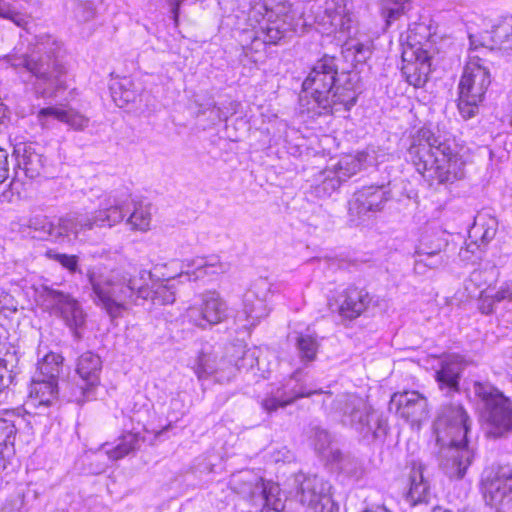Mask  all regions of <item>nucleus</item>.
<instances>
[{"instance_id": "1", "label": "nucleus", "mask_w": 512, "mask_h": 512, "mask_svg": "<svg viewBox=\"0 0 512 512\" xmlns=\"http://www.w3.org/2000/svg\"><path fill=\"white\" fill-rule=\"evenodd\" d=\"M470 419L459 403L442 405L433 424L439 466L450 478L462 479L473 458L467 447Z\"/></svg>"}, {"instance_id": "2", "label": "nucleus", "mask_w": 512, "mask_h": 512, "mask_svg": "<svg viewBox=\"0 0 512 512\" xmlns=\"http://www.w3.org/2000/svg\"><path fill=\"white\" fill-rule=\"evenodd\" d=\"M408 159L418 173L440 184L452 183L464 176V161L454 153L450 144L430 129L421 128L412 137L407 150Z\"/></svg>"}, {"instance_id": "3", "label": "nucleus", "mask_w": 512, "mask_h": 512, "mask_svg": "<svg viewBox=\"0 0 512 512\" xmlns=\"http://www.w3.org/2000/svg\"><path fill=\"white\" fill-rule=\"evenodd\" d=\"M125 217L122 202L112 195H107L100 202L98 210L90 216L83 214L67 215L53 224L47 217H34L29 220V228L33 238L63 243L70 241V235L75 238L82 232L94 228H112L121 223Z\"/></svg>"}, {"instance_id": "4", "label": "nucleus", "mask_w": 512, "mask_h": 512, "mask_svg": "<svg viewBox=\"0 0 512 512\" xmlns=\"http://www.w3.org/2000/svg\"><path fill=\"white\" fill-rule=\"evenodd\" d=\"M144 276L150 277L151 273L141 270L136 277L124 270H112L107 275L88 270L91 298L112 319L121 317L129 304H137L140 296H147L146 291L141 289Z\"/></svg>"}, {"instance_id": "5", "label": "nucleus", "mask_w": 512, "mask_h": 512, "mask_svg": "<svg viewBox=\"0 0 512 512\" xmlns=\"http://www.w3.org/2000/svg\"><path fill=\"white\" fill-rule=\"evenodd\" d=\"M6 63L20 76H27L40 97L61 86L65 67L48 44L37 43L24 53L13 52L5 56Z\"/></svg>"}, {"instance_id": "6", "label": "nucleus", "mask_w": 512, "mask_h": 512, "mask_svg": "<svg viewBox=\"0 0 512 512\" xmlns=\"http://www.w3.org/2000/svg\"><path fill=\"white\" fill-rule=\"evenodd\" d=\"M334 407L343 414V423L350 425L368 443L386 438L389 429L387 419L362 397L342 395L334 401Z\"/></svg>"}, {"instance_id": "7", "label": "nucleus", "mask_w": 512, "mask_h": 512, "mask_svg": "<svg viewBox=\"0 0 512 512\" xmlns=\"http://www.w3.org/2000/svg\"><path fill=\"white\" fill-rule=\"evenodd\" d=\"M490 84V71L484 60L478 54L471 56L459 83L458 109L463 118L475 116Z\"/></svg>"}, {"instance_id": "8", "label": "nucleus", "mask_w": 512, "mask_h": 512, "mask_svg": "<svg viewBox=\"0 0 512 512\" xmlns=\"http://www.w3.org/2000/svg\"><path fill=\"white\" fill-rule=\"evenodd\" d=\"M337 76L338 65L335 57L325 55L315 63L302 84L306 97L310 96L314 102L312 108H307L308 111L317 107L322 110L318 114L333 113V91Z\"/></svg>"}, {"instance_id": "9", "label": "nucleus", "mask_w": 512, "mask_h": 512, "mask_svg": "<svg viewBox=\"0 0 512 512\" xmlns=\"http://www.w3.org/2000/svg\"><path fill=\"white\" fill-rule=\"evenodd\" d=\"M474 391L483 403L482 415L489 426L488 434L500 438L512 433V401L488 384L476 383Z\"/></svg>"}, {"instance_id": "10", "label": "nucleus", "mask_w": 512, "mask_h": 512, "mask_svg": "<svg viewBox=\"0 0 512 512\" xmlns=\"http://www.w3.org/2000/svg\"><path fill=\"white\" fill-rule=\"evenodd\" d=\"M296 497L309 512H332L334 502L331 497V485L317 475H297Z\"/></svg>"}, {"instance_id": "11", "label": "nucleus", "mask_w": 512, "mask_h": 512, "mask_svg": "<svg viewBox=\"0 0 512 512\" xmlns=\"http://www.w3.org/2000/svg\"><path fill=\"white\" fill-rule=\"evenodd\" d=\"M43 301L50 312L60 317L64 323L79 337L78 329L85 324L86 315L79 302L69 293L50 287H44Z\"/></svg>"}, {"instance_id": "12", "label": "nucleus", "mask_w": 512, "mask_h": 512, "mask_svg": "<svg viewBox=\"0 0 512 512\" xmlns=\"http://www.w3.org/2000/svg\"><path fill=\"white\" fill-rule=\"evenodd\" d=\"M199 304L187 308L185 317L192 325L201 329L216 325L228 316L226 301L216 291L205 292Z\"/></svg>"}, {"instance_id": "13", "label": "nucleus", "mask_w": 512, "mask_h": 512, "mask_svg": "<svg viewBox=\"0 0 512 512\" xmlns=\"http://www.w3.org/2000/svg\"><path fill=\"white\" fill-rule=\"evenodd\" d=\"M391 199V192L384 185L365 186L356 191L348 203L351 220H360L370 213L380 212Z\"/></svg>"}, {"instance_id": "14", "label": "nucleus", "mask_w": 512, "mask_h": 512, "mask_svg": "<svg viewBox=\"0 0 512 512\" xmlns=\"http://www.w3.org/2000/svg\"><path fill=\"white\" fill-rule=\"evenodd\" d=\"M401 72L406 81L416 87H423L431 71L430 56L421 47L408 44L403 46Z\"/></svg>"}, {"instance_id": "15", "label": "nucleus", "mask_w": 512, "mask_h": 512, "mask_svg": "<svg viewBox=\"0 0 512 512\" xmlns=\"http://www.w3.org/2000/svg\"><path fill=\"white\" fill-rule=\"evenodd\" d=\"M269 295V283L265 279L256 280L243 295L242 312L239 319L244 317L245 326H256L261 319L269 314L267 297Z\"/></svg>"}, {"instance_id": "16", "label": "nucleus", "mask_w": 512, "mask_h": 512, "mask_svg": "<svg viewBox=\"0 0 512 512\" xmlns=\"http://www.w3.org/2000/svg\"><path fill=\"white\" fill-rule=\"evenodd\" d=\"M393 406L396 413L412 426H419L428 417L427 398L418 391L394 393L390 400V409Z\"/></svg>"}, {"instance_id": "17", "label": "nucleus", "mask_w": 512, "mask_h": 512, "mask_svg": "<svg viewBox=\"0 0 512 512\" xmlns=\"http://www.w3.org/2000/svg\"><path fill=\"white\" fill-rule=\"evenodd\" d=\"M102 360L99 355L87 351L81 354L77 360L76 373L79 375L82 384L80 389L85 399L94 397V391L100 383Z\"/></svg>"}, {"instance_id": "18", "label": "nucleus", "mask_w": 512, "mask_h": 512, "mask_svg": "<svg viewBox=\"0 0 512 512\" xmlns=\"http://www.w3.org/2000/svg\"><path fill=\"white\" fill-rule=\"evenodd\" d=\"M288 30L286 23L283 20L277 19L275 21H264L258 30L249 34L251 42L243 45V50L248 56L250 52H261L265 49L266 45H276L283 38H285Z\"/></svg>"}, {"instance_id": "19", "label": "nucleus", "mask_w": 512, "mask_h": 512, "mask_svg": "<svg viewBox=\"0 0 512 512\" xmlns=\"http://www.w3.org/2000/svg\"><path fill=\"white\" fill-rule=\"evenodd\" d=\"M319 393H322V390H308L302 385L295 384L292 386L291 382H288L275 390H271L269 395L262 400L261 406L266 412L272 413L279 407L283 408L291 405L300 398L311 397Z\"/></svg>"}, {"instance_id": "20", "label": "nucleus", "mask_w": 512, "mask_h": 512, "mask_svg": "<svg viewBox=\"0 0 512 512\" xmlns=\"http://www.w3.org/2000/svg\"><path fill=\"white\" fill-rule=\"evenodd\" d=\"M49 119L65 123L75 131L85 130L90 123V119L87 116L74 108L63 106H49L38 111L37 120L42 127H49Z\"/></svg>"}, {"instance_id": "21", "label": "nucleus", "mask_w": 512, "mask_h": 512, "mask_svg": "<svg viewBox=\"0 0 512 512\" xmlns=\"http://www.w3.org/2000/svg\"><path fill=\"white\" fill-rule=\"evenodd\" d=\"M263 482L261 476L247 469L233 473L229 479V486L233 492L255 504Z\"/></svg>"}, {"instance_id": "22", "label": "nucleus", "mask_w": 512, "mask_h": 512, "mask_svg": "<svg viewBox=\"0 0 512 512\" xmlns=\"http://www.w3.org/2000/svg\"><path fill=\"white\" fill-rule=\"evenodd\" d=\"M498 229V222L496 218L490 216L488 213L479 212L474 219V223L469 230V239L471 243L467 248L474 252L475 248L486 246L492 239H494Z\"/></svg>"}, {"instance_id": "23", "label": "nucleus", "mask_w": 512, "mask_h": 512, "mask_svg": "<svg viewBox=\"0 0 512 512\" xmlns=\"http://www.w3.org/2000/svg\"><path fill=\"white\" fill-rule=\"evenodd\" d=\"M369 302V295L364 289L349 286L339 295V314L348 319L357 318L367 308Z\"/></svg>"}, {"instance_id": "24", "label": "nucleus", "mask_w": 512, "mask_h": 512, "mask_svg": "<svg viewBox=\"0 0 512 512\" xmlns=\"http://www.w3.org/2000/svg\"><path fill=\"white\" fill-rule=\"evenodd\" d=\"M347 0H330L326 2L325 12L334 31L348 39L356 32L355 21L346 7Z\"/></svg>"}, {"instance_id": "25", "label": "nucleus", "mask_w": 512, "mask_h": 512, "mask_svg": "<svg viewBox=\"0 0 512 512\" xmlns=\"http://www.w3.org/2000/svg\"><path fill=\"white\" fill-rule=\"evenodd\" d=\"M464 367L465 363L460 355H449L442 360L440 369L436 371V380L440 388L446 387L449 390L458 391Z\"/></svg>"}, {"instance_id": "26", "label": "nucleus", "mask_w": 512, "mask_h": 512, "mask_svg": "<svg viewBox=\"0 0 512 512\" xmlns=\"http://www.w3.org/2000/svg\"><path fill=\"white\" fill-rule=\"evenodd\" d=\"M184 265L188 268L187 274H189L191 270L195 279H202L207 276H218L227 273L230 269V265L222 262L217 255L186 260Z\"/></svg>"}, {"instance_id": "27", "label": "nucleus", "mask_w": 512, "mask_h": 512, "mask_svg": "<svg viewBox=\"0 0 512 512\" xmlns=\"http://www.w3.org/2000/svg\"><path fill=\"white\" fill-rule=\"evenodd\" d=\"M352 75L348 72L338 73L337 83L333 91V110H338L337 105H342L345 110H350L356 104L357 96L355 93V83Z\"/></svg>"}, {"instance_id": "28", "label": "nucleus", "mask_w": 512, "mask_h": 512, "mask_svg": "<svg viewBox=\"0 0 512 512\" xmlns=\"http://www.w3.org/2000/svg\"><path fill=\"white\" fill-rule=\"evenodd\" d=\"M57 393V381L34 377L30 390L31 403H29V405L33 407H48L52 404V401L57 398Z\"/></svg>"}, {"instance_id": "29", "label": "nucleus", "mask_w": 512, "mask_h": 512, "mask_svg": "<svg viewBox=\"0 0 512 512\" xmlns=\"http://www.w3.org/2000/svg\"><path fill=\"white\" fill-rule=\"evenodd\" d=\"M408 491L406 493V499L411 505L427 500L429 494V484L424 479L423 467L421 464L413 463V467L408 477Z\"/></svg>"}, {"instance_id": "30", "label": "nucleus", "mask_w": 512, "mask_h": 512, "mask_svg": "<svg viewBox=\"0 0 512 512\" xmlns=\"http://www.w3.org/2000/svg\"><path fill=\"white\" fill-rule=\"evenodd\" d=\"M15 152L18 155V167L23 170L26 177L34 179L41 175L45 159L42 154L35 151L31 145H25L20 155V148Z\"/></svg>"}, {"instance_id": "31", "label": "nucleus", "mask_w": 512, "mask_h": 512, "mask_svg": "<svg viewBox=\"0 0 512 512\" xmlns=\"http://www.w3.org/2000/svg\"><path fill=\"white\" fill-rule=\"evenodd\" d=\"M330 461L338 463L341 473L353 481H360L366 475V468L358 458L343 454L340 450L331 452Z\"/></svg>"}, {"instance_id": "32", "label": "nucleus", "mask_w": 512, "mask_h": 512, "mask_svg": "<svg viewBox=\"0 0 512 512\" xmlns=\"http://www.w3.org/2000/svg\"><path fill=\"white\" fill-rule=\"evenodd\" d=\"M254 505L276 512H284L285 499L281 496L279 485L264 481Z\"/></svg>"}, {"instance_id": "33", "label": "nucleus", "mask_w": 512, "mask_h": 512, "mask_svg": "<svg viewBox=\"0 0 512 512\" xmlns=\"http://www.w3.org/2000/svg\"><path fill=\"white\" fill-rule=\"evenodd\" d=\"M151 210V203L144 201L135 202L133 211L127 218L126 224L129 225L133 231H149L152 221Z\"/></svg>"}, {"instance_id": "34", "label": "nucleus", "mask_w": 512, "mask_h": 512, "mask_svg": "<svg viewBox=\"0 0 512 512\" xmlns=\"http://www.w3.org/2000/svg\"><path fill=\"white\" fill-rule=\"evenodd\" d=\"M379 7L384 29H388L409 10L410 4L409 0H380Z\"/></svg>"}, {"instance_id": "35", "label": "nucleus", "mask_w": 512, "mask_h": 512, "mask_svg": "<svg viewBox=\"0 0 512 512\" xmlns=\"http://www.w3.org/2000/svg\"><path fill=\"white\" fill-rule=\"evenodd\" d=\"M146 277L147 276H144V279L142 280L141 289L146 291L145 294H147V296H140L139 299H150L155 305H166L175 301V292L171 286L163 283H157L151 288L147 287Z\"/></svg>"}, {"instance_id": "36", "label": "nucleus", "mask_w": 512, "mask_h": 512, "mask_svg": "<svg viewBox=\"0 0 512 512\" xmlns=\"http://www.w3.org/2000/svg\"><path fill=\"white\" fill-rule=\"evenodd\" d=\"M489 38L492 47L502 50L507 54L512 53V19L505 20L495 25L490 31Z\"/></svg>"}, {"instance_id": "37", "label": "nucleus", "mask_w": 512, "mask_h": 512, "mask_svg": "<svg viewBox=\"0 0 512 512\" xmlns=\"http://www.w3.org/2000/svg\"><path fill=\"white\" fill-rule=\"evenodd\" d=\"M144 438L138 433H127L120 438V442L111 449H106V454L112 460H119L129 453L140 448Z\"/></svg>"}, {"instance_id": "38", "label": "nucleus", "mask_w": 512, "mask_h": 512, "mask_svg": "<svg viewBox=\"0 0 512 512\" xmlns=\"http://www.w3.org/2000/svg\"><path fill=\"white\" fill-rule=\"evenodd\" d=\"M63 357L57 353L50 352L38 362V373L35 377L47 378L57 381Z\"/></svg>"}, {"instance_id": "39", "label": "nucleus", "mask_w": 512, "mask_h": 512, "mask_svg": "<svg viewBox=\"0 0 512 512\" xmlns=\"http://www.w3.org/2000/svg\"><path fill=\"white\" fill-rule=\"evenodd\" d=\"M112 96L116 104L123 107L129 103H135L141 95L131 80L124 79L112 88Z\"/></svg>"}, {"instance_id": "40", "label": "nucleus", "mask_w": 512, "mask_h": 512, "mask_svg": "<svg viewBox=\"0 0 512 512\" xmlns=\"http://www.w3.org/2000/svg\"><path fill=\"white\" fill-rule=\"evenodd\" d=\"M447 246L446 240L440 237L425 236L420 241L417 247V256L431 257V259L437 257H445L442 253L444 248Z\"/></svg>"}, {"instance_id": "41", "label": "nucleus", "mask_w": 512, "mask_h": 512, "mask_svg": "<svg viewBox=\"0 0 512 512\" xmlns=\"http://www.w3.org/2000/svg\"><path fill=\"white\" fill-rule=\"evenodd\" d=\"M296 348L301 362L309 363L316 358L319 342L311 335L300 334L296 339Z\"/></svg>"}, {"instance_id": "42", "label": "nucleus", "mask_w": 512, "mask_h": 512, "mask_svg": "<svg viewBox=\"0 0 512 512\" xmlns=\"http://www.w3.org/2000/svg\"><path fill=\"white\" fill-rule=\"evenodd\" d=\"M499 271L495 266H487L478 268L470 273L468 282L473 284L476 288H483L491 286L498 278Z\"/></svg>"}, {"instance_id": "43", "label": "nucleus", "mask_w": 512, "mask_h": 512, "mask_svg": "<svg viewBox=\"0 0 512 512\" xmlns=\"http://www.w3.org/2000/svg\"><path fill=\"white\" fill-rule=\"evenodd\" d=\"M361 168L362 162L360 159L352 155H346L339 160L336 169L333 171L337 174V177L344 182L359 172Z\"/></svg>"}, {"instance_id": "44", "label": "nucleus", "mask_w": 512, "mask_h": 512, "mask_svg": "<svg viewBox=\"0 0 512 512\" xmlns=\"http://www.w3.org/2000/svg\"><path fill=\"white\" fill-rule=\"evenodd\" d=\"M490 32H485L484 34L470 35V55L469 58L475 54L480 55V57L485 61L484 56H486L489 52L495 49L492 47V41L489 38Z\"/></svg>"}, {"instance_id": "45", "label": "nucleus", "mask_w": 512, "mask_h": 512, "mask_svg": "<svg viewBox=\"0 0 512 512\" xmlns=\"http://www.w3.org/2000/svg\"><path fill=\"white\" fill-rule=\"evenodd\" d=\"M324 175V179L316 187V193L320 197H329L340 187L343 180L332 170H326Z\"/></svg>"}, {"instance_id": "46", "label": "nucleus", "mask_w": 512, "mask_h": 512, "mask_svg": "<svg viewBox=\"0 0 512 512\" xmlns=\"http://www.w3.org/2000/svg\"><path fill=\"white\" fill-rule=\"evenodd\" d=\"M311 437L313 440V445H314L315 450L319 454L327 457L328 460L330 461V455L333 450H331L329 453H327L328 449L331 445V436L328 433V431H326L320 427H314L312 429Z\"/></svg>"}, {"instance_id": "47", "label": "nucleus", "mask_w": 512, "mask_h": 512, "mask_svg": "<svg viewBox=\"0 0 512 512\" xmlns=\"http://www.w3.org/2000/svg\"><path fill=\"white\" fill-rule=\"evenodd\" d=\"M7 415L9 417H0V446H13L16 438L17 429L14 420L11 419V417H14V414L7 413Z\"/></svg>"}, {"instance_id": "48", "label": "nucleus", "mask_w": 512, "mask_h": 512, "mask_svg": "<svg viewBox=\"0 0 512 512\" xmlns=\"http://www.w3.org/2000/svg\"><path fill=\"white\" fill-rule=\"evenodd\" d=\"M45 257L58 262L63 268L67 269L70 273H75L78 271V256L76 255H68L64 253H59L54 249H48L45 252Z\"/></svg>"}, {"instance_id": "49", "label": "nucleus", "mask_w": 512, "mask_h": 512, "mask_svg": "<svg viewBox=\"0 0 512 512\" xmlns=\"http://www.w3.org/2000/svg\"><path fill=\"white\" fill-rule=\"evenodd\" d=\"M447 263L446 257H431L418 256L414 263V272L418 275L426 274L428 269H438Z\"/></svg>"}, {"instance_id": "50", "label": "nucleus", "mask_w": 512, "mask_h": 512, "mask_svg": "<svg viewBox=\"0 0 512 512\" xmlns=\"http://www.w3.org/2000/svg\"><path fill=\"white\" fill-rule=\"evenodd\" d=\"M0 17L12 21L19 27H24L27 24L26 15L15 10V8L5 0H0Z\"/></svg>"}, {"instance_id": "51", "label": "nucleus", "mask_w": 512, "mask_h": 512, "mask_svg": "<svg viewBox=\"0 0 512 512\" xmlns=\"http://www.w3.org/2000/svg\"><path fill=\"white\" fill-rule=\"evenodd\" d=\"M348 51L353 50V56L357 62H365L371 55V51L368 45H365L358 41H346Z\"/></svg>"}, {"instance_id": "52", "label": "nucleus", "mask_w": 512, "mask_h": 512, "mask_svg": "<svg viewBox=\"0 0 512 512\" xmlns=\"http://www.w3.org/2000/svg\"><path fill=\"white\" fill-rule=\"evenodd\" d=\"M95 9L91 1H79L74 9L75 17L79 21H89L94 17Z\"/></svg>"}, {"instance_id": "53", "label": "nucleus", "mask_w": 512, "mask_h": 512, "mask_svg": "<svg viewBox=\"0 0 512 512\" xmlns=\"http://www.w3.org/2000/svg\"><path fill=\"white\" fill-rule=\"evenodd\" d=\"M195 374L198 379L206 378L209 373L212 372L211 367L207 366V352L201 351L197 357L196 363L193 367Z\"/></svg>"}, {"instance_id": "54", "label": "nucleus", "mask_w": 512, "mask_h": 512, "mask_svg": "<svg viewBox=\"0 0 512 512\" xmlns=\"http://www.w3.org/2000/svg\"><path fill=\"white\" fill-rule=\"evenodd\" d=\"M495 303L498 302L494 299V294L489 295L486 289L480 291L479 310L481 313L486 315L493 313Z\"/></svg>"}, {"instance_id": "55", "label": "nucleus", "mask_w": 512, "mask_h": 512, "mask_svg": "<svg viewBox=\"0 0 512 512\" xmlns=\"http://www.w3.org/2000/svg\"><path fill=\"white\" fill-rule=\"evenodd\" d=\"M494 299L499 303L502 301L512 302V281L502 283L499 289L494 293Z\"/></svg>"}, {"instance_id": "56", "label": "nucleus", "mask_w": 512, "mask_h": 512, "mask_svg": "<svg viewBox=\"0 0 512 512\" xmlns=\"http://www.w3.org/2000/svg\"><path fill=\"white\" fill-rule=\"evenodd\" d=\"M8 152L0 147V183L4 182L9 176Z\"/></svg>"}, {"instance_id": "57", "label": "nucleus", "mask_w": 512, "mask_h": 512, "mask_svg": "<svg viewBox=\"0 0 512 512\" xmlns=\"http://www.w3.org/2000/svg\"><path fill=\"white\" fill-rule=\"evenodd\" d=\"M22 501L19 499H13L7 501L0 512H21Z\"/></svg>"}, {"instance_id": "58", "label": "nucleus", "mask_w": 512, "mask_h": 512, "mask_svg": "<svg viewBox=\"0 0 512 512\" xmlns=\"http://www.w3.org/2000/svg\"><path fill=\"white\" fill-rule=\"evenodd\" d=\"M183 1L184 0H167L169 5L171 6V13L176 24L178 22L179 8Z\"/></svg>"}, {"instance_id": "59", "label": "nucleus", "mask_w": 512, "mask_h": 512, "mask_svg": "<svg viewBox=\"0 0 512 512\" xmlns=\"http://www.w3.org/2000/svg\"><path fill=\"white\" fill-rule=\"evenodd\" d=\"M10 361L7 358H0V372L5 375V373H9L10 370L8 368V364Z\"/></svg>"}, {"instance_id": "60", "label": "nucleus", "mask_w": 512, "mask_h": 512, "mask_svg": "<svg viewBox=\"0 0 512 512\" xmlns=\"http://www.w3.org/2000/svg\"><path fill=\"white\" fill-rule=\"evenodd\" d=\"M0 113H2V114L4 113V111H3V105H2V104H0Z\"/></svg>"}, {"instance_id": "61", "label": "nucleus", "mask_w": 512, "mask_h": 512, "mask_svg": "<svg viewBox=\"0 0 512 512\" xmlns=\"http://www.w3.org/2000/svg\"><path fill=\"white\" fill-rule=\"evenodd\" d=\"M303 101H304L303 97H300V102H301L302 106H304Z\"/></svg>"}]
</instances>
